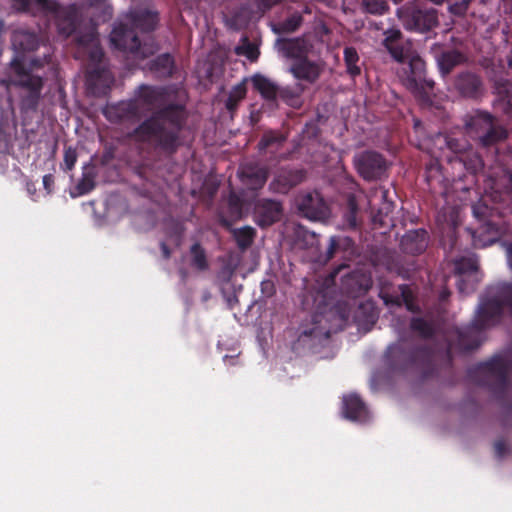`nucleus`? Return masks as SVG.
<instances>
[{"label": "nucleus", "instance_id": "obj_10", "mask_svg": "<svg viewBox=\"0 0 512 512\" xmlns=\"http://www.w3.org/2000/svg\"><path fill=\"white\" fill-rule=\"evenodd\" d=\"M239 175L249 188L260 189L267 181L268 169L256 163H249L241 167Z\"/></svg>", "mask_w": 512, "mask_h": 512}, {"label": "nucleus", "instance_id": "obj_16", "mask_svg": "<svg viewBox=\"0 0 512 512\" xmlns=\"http://www.w3.org/2000/svg\"><path fill=\"white\" fill-rule=\"evenodd\" d=\"M252 84L262 97L267 100H275L279 93V87L269 78L263 75H255L252 78Z\"/></svg>", "mask_w": 512, "mask_h": 512}, {"label": "nucleus", "instance_id": "obj_17", "mask_svg": "<svg viewBox=\"0 0 512 512\" xmlns=\"http://www.w3.org/2000/svg\"><path fill=\"white\" fill-rule=\"evenodd\" d=\"M464 61V55L456 50L443 52L437 59L438 66L443 75L449 74L454 67Z\"/></svg>", "mask_w": 512, "mask_h": 512}, {"label": "nucleus", "instance_id": "obj_30", "mask_svg": "<svg viewBox=\"0 0 512 512\" xmlns=\"http://www.w3.org/2000/svg\"><path fill=\"white\" fill-rule=\"evenodd\" d=\"M235 53L237 55L245 56L251 61L257 60L260 54L258 47L255 44L248 42L246 39L242 45L235 48Z\"/></svg>", "mask_w": 512, "mask_h": 512}, {"label": "nucleus", "instance_id": "obj_22", "mask_svg": "<svg viewBox=\"0 0 512 512\" xmlns=\"http://www.w3.org/2000/svg\"><path fill=\"white\" fill-rule=\"evenodd\" d=\"M304 92V86L296 83L293 87L279 89L278 96L292 107H299L301 104V95Z\"/></svg>", "mask_w": 512, "mask_h": 512}, {"label": "nucleus", "instance_id": "obj_33", "mask_svg": "<svg viewBox=\"0 0 512 512\" xmlns=\"http://www.w3.org/2000/svg\"><path fill=\"white\" fill-rule=\"evenodd\" d=\"M19 83L22 86L28 87L33 91H37L42 87V79L39 76L23 74Z\"/></svg>", "mask_w": 512, "mask_h": 512}, {"label": "nucleus", "instance_id": "obj_13", "mask_svg": "<svg viewBox=\"0 0 512 512\" xmlns=\"http://www.w3.org/2000/svg\"><path fill=\"white\" fill-rule=\"evenodd\" d=\"M129 24L136 29L142 31L153 30L158 23V15L156 12L149 10H135L127 15Z\"/></svg>", "mask_w": 512, "mask_h": 512}, {"label": "nucleus", "instance_id": "obj_6", "mask_svg": "<svg viewBox=\"0 0 512 512\" xmlns=\"http://www.w3.org/2000/svg\"><path fill=\"white\" fill-rule=\"evenodd\" d=\"M398 16L403 25L409 30L428 31L438 24L433 10H419L415 7H403L398 10Z\"/></svg>", "mask_w": 512, "mask_h": 512}, {"label": "nucleus", "instance_id": "obj_3", "mask_svg": "<svg viewBox=\"0 0 512 512\" xmlns=\"http://www.w3.org/2000/svg\"><path fill=\"white\" fill-rule=\"evenodd\" d=\"M465 132L477 139L482 146H490L507 137L506 129L484 111H474L464 117Z\"/></svg>", "mask_w": 512, "mask_h": 512}, {"label": "nucleus", "instance_id": "obj_27", "mask_svg": "<svg viewBox=\"0 0 512 512\" xmlns=\"http://www.w3.org/2000/svg\"><path fill=\"white\" fill-rule=\"evenodd\" d=\"M234 236L240 248L245 249L250 246L255 236V230L251 227H243L234 230Z\"/></svg>", "mask_w": 512, "mask_h": 512}, {"label": "nucleus", "instance_id": "obj_48", "mask_svg": "<svg viewBox=\"0 0 512 512\" xmlns=\"http://www.w3.org/2000/svg\"><path fill=\"white\" fill-rule=\"evenodd\" d=\"M336 245V242L334 239H331V249H333Z\"/></svg>", "mask_w": 512, "mask_h": 512}, {"label": "nucleus", "instance_id": "obj_8", "mask_svg": "<svg viewBox=\"0 0 512 512\" xmlns=\"http://www.w3.org/2000/svg\"><path fill=\"white\" fill-rule=\"evenodd\" d=\"M322 66L307 57L293 61L289 72L298 80L314 83L322 72Z\"/></svg>", "mask_w": 512, "mask_h": 512}, {"label": "nucleus", "instance_id": "obj_35", "mask_svg": "<svg viewBox=\"0 0 512 512\" xmlns=\"http://www.w3.org/2000/svg\"><path fill=\"white\" fill-rule=\"evenodd\" d=\"M279 140V138L275 135H272V134H267L265 135L261 141L259 142V148L260 150H264L266 148H268L269 146H271L272 144H274L275 142H277Z\"/></svg>", "mask_w": 512, "mask_h": 512}, {"label": "nucleus", "instance_id": "obj_18", "mask_svg": "<svg viewBox=\"0 0 512 512\" xmlns=\"http://www.w3.org/2000/svg\"><path fill=\"white\" fill-rule=\"evenodd\" d=\"M404 249L412 254L420 253L426 247V233L415 231L408 233L402 238Z\"/></svg>", "mask_w": 512, "mask_h": 512}, {"label": "nucleus", "instance_id": "obj_46", "mask_svg": "<svg viewBox=\"0 0 512 512\" xmlns=\"http://www.w3.org/2000/svg\"><path fill=\"white\" fill-rule=\"evenodd\" d=\"M508 261H509L510 266L512 267V249L511 248L508 250Z\"/></svg>", "mask_w": 512, "mask_h": 512}, {"label": "nucleus", "instance_id": "obj_37", "mask_svg": "<svg viewBox=\"0 0 512 512\" xmlns=\"http://www.w3.org/2000/svg\"><path fill=\"white\" fill-rule=\"evenodd\" d=\"M471 0H462L460 3H455L451 6V11L454 13H464Z\"/></svg>", "mask_w": 512, "mask_h": 512}, {"label": "nucleus", "instance_id": "obj_49", "mask_svg": "<svg viewBox=\"0 0 512 512\" xmlns=\"http://www.w3.org/2000/svg\"><path fill=\"white\" fill-rule=\"evenodd\" d=\"M16 71H17V74H21V71H20V68L18 67V65L16 66Z\"/></svg>", "mask_w": 512, "mask_h": 512}, {"label": "nucleus", "instance_id": "obj_40", "mask_svg": "<svg viewBox=\"0 0 512 512\" xmlns=\"http://www.w3.org/2000/svg\"><path fill=\"white\" fill-rule=\"evenodd\" d=\"M157 63H161L165 69L170 70L172 67L173 61H172V58L170 57V55L165 54V55H162L157 58Z\"/></svg>", "mask_w": 512, "mask_h": 512}, {"label": "nucleus", "instance_id": "obj_7", "mask_svg": "<svg viewBox=\"0 0 512 512\" xmlns=\"http://www.w3.org/2000/svg\"><path fill=\"white\" fill-rule=\"evenodd\" d=\"M354 163L359 174L366 180L380 177L386 169L382 156L370 151L357 155Z\"/></svg>", "mask_w": 512, "mask_h": 512}, {"label": "nucleus", "instance_id": "obj_20", "mask_svg": "<svg viewBox=\"0 0 512 512\" xmlns=\"http://www.w3.org/2000/svg\"><path fill=\"white\" fill-rule=\"evenodd\" d=\"M78 42L81 46L90 49V55L93 60L100 59L102 52L99 48L98 37L95 26H91L86 34L78 37Z\"/></svg>", "mask_w": 512, "mask_h": 512}, {"label": "nucleus", "instance_id": "obj_9", "mask_svg": "<svg viewBox=\"0 0 512 512\" xmlns=\"http://www.w3.org/2000/svg\"><path fill=\"white\" fill-rule=\"evenodd\" d=\"M257 223L260 226H270L279 221L282 217L283 208L280 202L263 200L258 203L255 209Z\"/></svg>", "mask_w": 512, "mask_h": 512}, {"label": "nucleus", "instance_id": "obj_32", "mask_svg": "<svg viewBox=\"0 0 512 512\" xmlns=\"http://www.w3.org/2000/svg\"><path fill=\"white\" fill-rule=\"evenodd\" d=\"M478 268L477 259L474 257L461 258L456 262V269L459 274L476 271Z\"/></svg>", "mask_w": 512, "mask_h": 512}, {"label": "nucleus", "instance_id": "obj_28", "mask_svg": "<svg viewBox=\"0 0 512 512\" xmlns=\"http://www.w3.org/2000/svg\"><path fill=\"white\" fill-rule=\"evenodd\" d=\"M246 96V87L244 84H238L234 86L228 96L226 101V108L230 111H233L238 103L243 100Z\"/></svg>", "mask_w": 512, "mask_h": 512}, {"label": "nucleus", "instance_id": "obj_25", "mask_svg": "<svg viewBox=\"0 0 512 512\" xmlns=\"http://www.w3.org/2000/svg\"><path fill=\"white\" fill-rule=\"evenodd\" d=\"M344 60L347 67V72L355 77L361 73V68L358 65L359 56L355 48L346 47L344 50Z\"/></svg>", "mask_w": 512, "mask_h": 512}, {"label": "nucleus", "instance_id": "obj_38", "mask_svg": "<svg viewBox=\"0 0 512 512\" xmlns=\"http://www.w3.org/2000/svg\"><path fill=\"white\" fill-rule=\"evenodd\" d=\"M488 310H493L495 313H498L500 311V305L494 301L488 302L480 307L479 313L483 314Z\"/></svg>", "mask_w": 512, "mask_h": 512}, {"label": "nucleus", "instance_id": "obj_14", "mask_svg": "<svg viewBox=\"0 0 512 512\" xmlns=\"http://www.w3.org/2000/svg\"><path fill=\"white\" fill-rule=\"evenodd\" d=\"M344 415L351 420L361 421L367 417L366 408L361 399L356 395L344 397Z\"/></svg>", "mask_w": 512, "mask_h": 512}, {"label": "nucleus", "instance_id": "obj_1", "mask_svg": "<svg viewBox=\"0 0 512 512\" xmlns=\"http://www.w3.org/2000/svg\"><path fill=\"white\" fill-rule=\"evenodd\" d=\"M181 119L182 110L179 107L163 110L137 127L133 137L139 142H155L162 147L170 148L177 139Z\"/></svg>", "mask_w": 512, "mask_h": 512}, {"label": "nucleus", "instance_id": "obj_26", "mask_svg": "<svg viewBox=\"0 0 512 512\" xmlns=\"http://www.w3.org/2000/svg\"><path fill=\"white\" fill-rule=\"evenodd\" d=\"M95 187L94 176L90 173H84L74 188V191L71 192L72 197H78L84 194L89 193Z\"/></svg>", "mask_w": 512, "mask_h": 512}, {"label": "nucleus", "instance_id": "obj_4", "mask_svg": "<svg viewBox=\"0 0 512 512\" xmlns=\"http://www.w3.org/2000/svg\"><path fill=\"white\" fill-rule=\"evenodd\" d=\"M298 213L314 222H324L330 216V208L318 191H303L295 198Z\"/></svg>", "mask_w": 512, "mask_h": 512}, {"label": "nucleus", "instance_id": "obj_45", "mask_svg": "<svg viewBox=\"0 0 512 512\" xmlns=\"http://www.w3.org/2000/svg\"><path fill=\"white\" fill-rule=\"evenodd\" d=\"M349 206L351 208L352 213H355L357 208H356V203H355V200L353 197L349 198Z\"/></svg>", "mask_w": 512, "mask_h": 512}, {"label": "nucleus", "instance_id": "obj_44", "mask_svg": "<svg viewBox=\"0 0 512 512\" xmlns=\"http://www.w3.org/2000/svg\"><path fill=\"white\" fill-rule=\"evenodd\" d=\"M161 247H162L163 254H164L165 258H169L170 257V250L167 247V245L165 243H162Z\"/></svg>", "mask_w": 512, "mask_h": 512}, {"label": "nucleus", "instance_id": "obj_34", "mask_svg": "<svg viewBox=\"0 0 512 512\" xmlns=\"http://www.w3.org/2000/svg\"><path fill=\"white\" fill-rule=\"evenodd\" d=\"M77 152L76 149L72 147H67L64 151V168L65 170H72L77 161Z\"/></svg>", "mask_w": 512, "mask_h": 512}, {"label": "nucleus", "instance_id": "obj_29", "mask_svg": "<svg viewBox=\"0 0 512 512\" xmlns=\"http://www.w3.org/2000/svg\"><path fill=\"white\" fill-rule=\"evenodd\" d=\"M362 6L366 12L375 15H381L389 8L387 0H363Z\"/></svg>", "mask_w": 512, "mask_h": 512}, {"label": "nucleus", "instance_id": "obj_11", "mask_svg": "<svg viewBox=\"0 0 512 512\" xmlns=\"http://www.w3.org/2000/svg\"><path fill=\"white\" fill-rule=\"evenodd\" d=\"M303 178L304 175L300 170L281 169L270 183V188L278 193H286L301 183Z\"/></svg>", "mask_w": 512, "mask_h": 512}, {"label": "nucleus", "instance_id": "obj_12", "mask_svg": "<svg viewBox=\"0 0 512 512\" xmlns=\"http://www.w3.org/2000/svg\"><path fill=\"white\" fill-rule=\"evenodd\" d=\"M455 89L465 98H477L482 93L480 79L472 73L459 74L454 82Z\"/></svg>", "mask_w": 512, "mask_h": 512}, {"label": "nucleus", "instance_id": "obj_2", "mask_svg": "<svg viewBox=\"0 0 512 512\" xmlns=\"http://www.w3.org/2000/svg\"><path fill=\"white\" fill-rule=\"evenodd\" d=\"M400 38L401 32L399 30H390L386 33L383 44L391 56L403 65L401 70L397 72L402 84L409 90H415L418 78L424 72V62L412 52L409 43H399Z\"/></svg>", "mask_w": 512, "mask_h": 512}, {"label": "nucleus", "instance_id": "obj_19", "mask_svg": "<svg viewBox=\"0 0 512 512\" xmlns=\"http://www.w3.org/2000/svg\"><path fill=\"white\" fill-rule=\"evenodd\" d=\"M12 44L15 49L21 51H33L38 47V39L33 33L16 31L12 36Z\"/></svg>", "mask_w": 512, "mask_h": 512}, {"label": "nucleus", "instance_id": "obj_39", "mask_svg": "<svg viewBox=\"0 0 512 512\" xmlns=\"http://www.w3.org/2000/svg\"><path fill=\"white\" fill-rule=\"evenodd\" d=\"M301 23V17L300 16H293L291 19H289L284 27L285 29L289 31H294Z\"/></svg>", "mask_w": 512, "mask_h": 512}, {"label": "nucleus", "instance_id": "obj_51", "mask_svg": "<svg viewBox=\"0 0 512 512\" xmlns=\"http://www.w3.org/2000/svg\"><path fill=\"white\" fill-rule=\"evenodd\" d=\"M383 299H384V302H385V303H388V300H387V298H386V297H383Z\"/></svg>", "mask_w": 512, "mask_h": 512}, {"label": "nucleus", "instance_id": "obj_42", "mask_svg": "<svg viewBox=\"0 0 512 512\" xmlns=\"http://www.w3.org/2000/svg\"><path fill=\"white\" fill-rule=\"evenodd\" d=\"M458 289L461 293H468L473 290V287L466 285V280L460 279L458 282Z\"/></svg>", "mask_w": 512, "mask_h": 512}, {"label": "nucleus", "instance_id": "obj_15", "mask_svg": "<svg viewBox=\"0 0 512 512\" xmlns=\"http://www.w3.org/2000/svg\"><path fill=\"white\" fill-rule=\"evenodd\" d=\"M77 8L76 6H70L68 9L60 11L58 13V30L64 36L71 35L76 28V17H77Z\"/></svg>", "mask_w": 512, "mask_h": 512}, {"label": "nucleus", "instance_id": "obj_24", "mask_svg": "<svg viewBox=\"0 0 512 512\" xmlns=\"http://www.w3.org/2000/svg\"><path fill=\"white\" fill-rule=\"evenodd\" d=\"M281 52L284 57L294 61L303 57V45L298 40H288L283 42Z\"/></svg>", "mask_w": 512, "mask_h": 512}, {"label": "nucleus", "instance_id": "obj_47", "mask_svg": "<svg viewBox=\"0 0 512 512\" xmlns=\"http://www.w3.org/2000/svg\"><path fill=\"white\" fill-rule=\"evenodd\" d=\"M380 191H381V197H382L384 200H386V197H387V191H386V190H384V189H382V188L380 189Z\"/></svg>", "mask_w": 512, "mask_h": 512}, {"label": "nucleus", "instance_id": "obj_41", "mask_svg": "<svg viewBox=\"0 0 512 512\" xmlns=\"http://www.w3.org/2000/svg\"><path fill=\"white\" fill-rule=\"evenodd\" d=\"M54 185V178L51 174L44 175L43 177V186L47 190L48 193H51Z\"/></svg>", "mask_w": 512, "mask_h": 512}, {"label": "nucleus", "instance_id": "obj_21", "mask_svg": "<svg viewBox=\"0 0 512 512\" xmlns=\"http://www.w3.org/2000/svg\"><path fill=\"white\" fill-rule=\"evenodd\" d=\"M162 94L159 90L152 87H141L138 97L134 100L131 106L135 109L145 105L155 106Z\"/></svg>", "mask_w": 512, "mask_h": 512}, {"label": "nucleus", "instance_id": "obj_36", "mask_svg": "<svg viewBox=\"0 0 512 512\" xmlns=\"http://www.w3.org/2000/svg\"><path fill=\"white\" fill-rule=\"evenodd\" d=\"M412 327L415 330H419L421 334L428 335L430 333V328L426 325V323L421 319L413 320Z\"/></svg>", "mask_w": 512, "mask_h": 512}, {"label": "nucleus", "instance_id": "obj_23", "mask_svg": "<svg viewBox=\"0 0 512 512\" xmlns=\"http://www.w3.org/2000/svg\"><path fill=\"white\" fill-rule=\"evenodd\" d=\"M190 265L198 271H205L209 267L206 251L198 242L190 248Z\"/></svg>", "mask_w": 512, "mask_h": 512}, {"label": "nucleus", "instance_id": "obj_50", "mask_svg": "<svg viewBox=\"0 0 512 512\" xmlns=\"http://www.w3.org/2000/svg\"><path fill=\"white\" fill-rule=\"evenodd\" d=\"M38 3L43 4L45 0H36Z\"/></svg>", "mask_w": 512, "mask_h": 512}, {"label": "nucleus", "instance_id": "obj_43", "mask_svg": "<svg viewBox=\"0 0 512 512\" xmlns=\"http://www.w3.org/2000/svg\"><path fill=\"white\" fill-rule=\"evenodd\" d=\"M392 203L391 202H384L383 207L380 209V211H384L386 215L392 211Z\"/></svg>", "mask_w": 512, "mask_h": 512}, {"label": "nucleus", "instance_id": "obj_31", "mask_svg": "<svg viewBox=\"0 0 512 512\" xmlns=\"http://www.w3.org/2000/svg\"><path fill=\"white\" fill-rule=\"evenodd\" d=\"M490 230V226L487 225V226H484L480 232L479 235L476 234V232H472L471 231V236L473 238V245L476 247V248H483V247H486L487 245H491L493 244L495 241H496V233H493L492 236L486 238V239H482L481 236L484 232H488Z\"/></svg>", "mask_w": 512, "mask_h": 512}, {"label": "nucleus", "instance_id": "obj_5", "mask_svg": "<svg viewBox=\"0 0 512 512\" xmlns=\"http://www.w3.org/2000/svg\"><path fill=\"white\" fill-rule=\"evenodd\" d=\"M129 20L126 23H120L111 32L110 41L119 50L137 54L141 58L153 54L156 48L154 46L141 47L138 37L133 29H128Z\"/></svg>", "mask_w": 512, "mask_h": 512}]
</instances>
